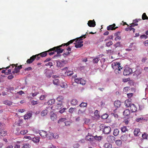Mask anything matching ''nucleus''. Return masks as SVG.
Listing matches in <instances>:
<instances>
[{
	"instance_id": "nucleus-35",
	"label": "nucleus",
	"mask_w": 148,
	"mask_h": 148,
	"mask_svg": "<svg viewBox=\"0 0 148 148\" xmlns=\"http://www.w3.org/2000/svg\"><path fill=\"white\" fill-rule=\"evenodd\" d=\"M53 84L56 85H58L59 84V81L58 79H55L53 80Z\"/></svg>"
},
{
	"instance_id": "nucleus-38",
	"label": "nucleus",
	"mask_w": 148,
	"mask_h": 148,
	"mask_svg": "<svg viewBox=\"0 0 148 148\" xmlns=\"http://www.w3.org/2000/svg\"><path fill=\"white\" fill-rule=\"evenodd\" d=\"M63 107V105L62 103H58L56 106V108L58 109H61Z\"/></svg>"
},
{
	"instance_id": "nucleus-57",
	"label": "nucleus",
	"mask_w": 148,
	"mask_h": 148,
	"mask_svg": "<svg viewBox=\"0 0 148 148\" xmlns=\"http://www.w3.org/2000/svg\"><path fill=\"white\" fill-rule=\"evenodd\" d=\"M39 93V92H34L32 93V96L34 97L35 96H36Z\"/></svg>"
},
{
	"instance_id": "nucleus-15",
	"label": "nucleus",
	"mask_w": 148,
	"mask_h": 148,
	"mask_svg": "<svg viewBox=\"0 0 148 148\" xmlns=\"http://www.w3.org/2000/svg\"><path fill=\"white\" fill-rule=\"evenodd\" d=\"M130 114V110L128 109H126L123 112L124 115L125 116H129Z\"/></svg>"
},
{
	"instance_id": "nucleus-62",
	"label": "nucleus",
	"mask_w": 148,
	"mask_h": 148,
	"mask_svg": "<svg viewBox=\"0 0 148 148\" xmlns=\"http://www.w3.org/2000/svg\"><path fill=\"white\" fill-rule=\"evenodd\" d=\"M22 68V65H20L19 66H16L15 69L17 70H19Z\"/></svg>"
},
{
	"instance_id": "nucleus-41",
	"label": "nucleus",
	"mask_w": 148,
	"mask_h": 148,
	"mask_svg": "<svg viewBox=\"0 0 148 148\" xmlns=\"http://www.w3.org/2000/svg\"><path fill=\"white\" fill-rule=\"evenodd\" d=\"M86 139L89 141H92L94 138V136H90L89 137H88V136H86Z\"/></svg>"
},
{
	"instance_id": "nucleus-30",
	"label": "nucleus",
	"mask_w": 148,
	"mask_h": 148,
	"mask_svg": "<svg viewBox=\"0 0 148 148\" xmlns=\"http://www.w3.org/2000/svg\"><path fill=\"white\" fill-rule=\"evenodd\" d=\"M119 129H115L114 130L113 134L114 136H116L119 134Z\"/></svg>"
},
{
	"instance_id": "nucleus-24",
	"label": "nucleus",
	"mask_w": 148,
	"mask_h": 148,
	"mask_svg": "<svg viewBox=\"0 0 148 148\" xmlns=\"http://www.w3.org/2000/svg\"><path fill=\"white\" fill-rule=\"evenodd\" d=\"M50 117L51 120L53 121L56 120L57 119L56 115L54 113H53L51 115Z\"/></svg>"
},
{
	"instance_id": "nucleus-6",
	"label": "nucleus",
	"mask_w": 148,
	"mask_h": 148,
	"mask_svg": "<svg viewBox=\"0 0 148 148\" xmlns=\"http://www.w3.org/2000/svg\"><path fill=\"white\" fill-rule=\"evenodd\" d=\"M132 72L131 69L129 67H126L124 69L123 73L124 75H127L132 73Z\"/></svg>"
},
{
	"instance_id": "nucleus-37",
	"label": "nucleus",
	"mask_w": 148,
	"mask_h": 148,
	"mask_svg": "<svg viewBox=\"0 0 148 148\" xmlns=\"http://www.w3.org/2000/svg\"><path fill=\"white\" fill-rule=\"evenodd\" d=\"M77 101L76 99H73L71 101V103L73 105H75L77 104Z\"/></svg>"
},
{
	"instance_id": "nucleus-49",
	"label": "nucleus",
	"mask_w": 148,
	"mask_h": 148,
	"mask_svg": "<svg viewBox=\"0 0 148 148\" xmlns=\"http://www.w3.org/2000/svg\"><path fill=\"white\" fill-rule=\"evenodd\" d=\"M55 102V100L53 99H51V100H49L48 101V104L49 105V104L52 105V104L54 103Z\"/></svg>"
},
{
	"instance_id": "nucleus-5",
	"label": "nucleus",
	"mask_w": 148,
	"mask_h": 148,
	"mask_svg": "<svg viewBox=\"0 0 148 148\" xmlns=\"http://www.w3.org/2000/svg\"><path fill=\"white\" fill-rule=\"evenodd\" d=\"M49 51H49V50L47 51H45L40 53L36 54V55L37 56V60H38L40 59V56L42 57H43L46 56L47 54V52H49Z\"/></svg>"
},
{
	"instance_id": "nucleus-34",
	"label": "nucleus",
	"mask_w": 148,
	"mask_h": 148,
	"mask_svg": "<svg viewBox=\"0 0 148 148\" xmlns=\"http://www.w3.org/2000/svg\"><path fill=\"white\" fill-rule=\"evenodd\" d=\"M48 113V110L47 109L44 110H42L41 113V115L42 116H44L46 115Z\"/></svg>"
},
{
	"instance_id": "nucleus-42",
	"label": "nucleus",
	"mask_w": 148,
	"mask_h": 148,
	"mask_svg": "<svg viewBox=\"0 0 148 148\" xmlns=\"http://www.w3.org/2000/svg\"><path fill=\"white\" fill-rule=\"evenodd\" d=\"M102 138V136H97L96 135V136H94V138L95 139L97 140H101Z\"/></svg>"
},
{
	"instance_id": "nucleus-11",
	"label": "nucleus",
	"mask_w": 148,
	"mask_h": 148,
	"mask_svg": "<svg viewBox=\"0 0 148 148\" xmlns=\"http://www.w3.org/2000/svg\"><path fill=\"white\" fill-rule=\"evenodd\" d=\"M88 26L90 27H94L96 25L95 22L94 20H89L88 23Z\"/></svg>"
},
{
	"instance_id": "nucleus-48",
	"label": "nucleus",
	"mask_w": 148,
	"mask_h": 148,
	"mask_svg": "<svg viewBox=\"0 0 148 148\" xmlns=\"http://www.w3.org/2000/svg\"><path fill=\"white\" fill-rule=\"evenodd\" d=\"M116 144L118 146H120L122 144V141L121 140H118L116 141L115 142Z\"/></svg>"
},
{
	"instance_id": "nucleus-36",
	"label": "nucleus",
	"mask_w": 148,
	"mask_h": 148,
	"mask_svg": "<svg viewBox=\"0 0 148 148\" xmlns=\"http://www.w3.org/2000/svg\"><path fill=\"white\" fill-rule=\"evenodd\" d=\"M99 111L97 110H95L94 114V116L97 117V118H99L100 117V115L99 113Z\"/></svg>"
},
{
	"instance_id": "nucleus-27",
	"label": "nucleus",
	"mask_w": 148,
	"mask_h": 148,
	"mask_svg": "<svg viewBox=\"0 0 148 148\" xmlns=\"http://www.w3.org/2000/svg\"><path fill=\"white\" fill-rule=\"evenodd\" d=\"M5 125L4 123H0V130H3L5 129Z\"/></svg>"
},
{
	"instance_id": "nucleus-22",
	"label": "nucleus",
	"mask_w": 148,
	"mask_h": 148,
	"mask_svg": "<svg viewBox=\"0 0 148 148\" xmlns=\"http://www.w3.org/2000/svg\"><path fill=\"white\" fill-rule=\"evenodd\" d=\"M124 104L126 107H130L132 104L130 101L129 100H127L125 101Z\"/></svg>"
},
{
	"instance_id": "nucleus-19",
	"label": "nucleus",
	"mask_w": 148,
	"mask_h": 148,
	"mask_svg": "<svg viewBox=\"0 0 148 148\" xmlns=\"http://www.w3.org/2000/svg\"><path fill=\"white\" fill-rule=\"evenodd\" d=\"M86 110V109L83 110H81V109L79 110L78 112V115L79 116L83 115L84 114H85Z\"/></svg>"
},
{
	"instance_id": "nucleus-55",
	"label": "nucleus",
	"mask_w": 148,
	"mask_h": 148,
	"mask_svg": "<svg viewBox=\"0 0 148 148\" xmlns=\"http://www.w3.org/2000/svg\"><path fill=\"white\" fill-rule=\"evenodd\" d=\"M148 135L145 133L142 135V137L144 139H147L148 137Z\"/></svg>"
},
{
	"instance_id": "nucleus-20",
	"label": "nucleus",
	"mask_w": 148,
	"mask_h": 148,
	"mask_svg": "<svg viewBox=\"0 0 148 148\" xmlns=\"http://www.w3.org/2000/svg\"><path fill=\"white\" fill-rule=\"evenodd\" d=\"M28 132V131L27 130H23L19 132H16L15 134L16 135H19L20 134H25Z\"/></svg>"
},
{
	"instance_id": "nucleus-61",
	"label": "nucleus",
	"mask_w": 148,
	"mask_h": 148,
	"mask_svg": "<svg viewBox=\"0 0 148 148\" xmlns=\"http://www.w3.org/2000/svg\"><path fill=\"white\" fill-rule=\"evenodd\" d=\"M147 60V58L146 57L143 58L141 60V61L143 63L145 62Z\"/></svg>"
},
{
	"instance_id": "nucleus-14",
	"label": "nucleus",
	"mask_w": 148,
	"mask_h": 148,
	"mask_svg": "<svg viewBox=\"0 0 148 148\" xmlns=\"http://www.w3.org/2000/svg\"><path fill=\"white\" fill-rule=\"evenodd\" d=\"M47 134L46 132L43 130L41 131L39 133L40 135L43 138L46 137Z\"/></svg>"
},
{
	"instance_id": "nucleus-40",
	"label": "nucleus",
	"mask_w": 148,
	"mask_h": 148,
	"mask_svg": "<svg viewBox=\"0 0 148 148\" xmlns=\"http://www.w3.org/2000/svg\"><path fill=\"white\" fill-rule=\"evenodd\" d=\"M46 76L48 78H50L51 77V72L49 71H48L45 73Z\"/></svg>"
},
{
	"instance_id": "nucleus-39",
	"label": "nucleus",
	"mask_w": 148,
	"mask_h": 148,
	"mask_svg": "<svg viewBox=\"0 0 148 148\" xmlns=\"http://www.w3.org/2000/svg\"><path fill=\"white\" fill-rule=\"evenodd\" d=\"M87 105L86 103L82 102L79 105V106L81 107H86Z\"/></svg>"
},
{
	"instance_id": "nucleus-4",
	"label": "nucleus",
	"mask_w": 148,
	"mask_h": 148,
	"mask_svg": "<svg viewBox=\"0 0 148 148\" xmlns=\"http://www.w3.org/2000/svg\"><path fill=\"white\" fill-rule=\"evenodd\" d=\"M74 81L77 84L82 85H84L86 82V81L82 78H75Z\"/></svg>"
},
{
	"instance_id": "nucleus-44",
	"label": "nucleus",
	"mask_w": 148,
	"mask_h": 148,
	"mask_svg": "<svg viewBox=\"0 0 148 148\" xmlns=\"http://www.w3.org/2000/svg\"><path fill=\"white\" fill-rule=\"evenodd\" d=\"M121 130L122 132H125L127 130V129L126 126H123L121 127Z\"/></svg>"
},
{
	"instance_id": "nucleus-12",
	"label": "nucleus",
	"mask_w": 148,
	"mask_h": 148,
	"mask_svg": "<svg viewBox=\"0 0 148 148\" xmlns=\"http://www.w3.org/2000/svg\"><path fill=\"white\" fill-rule=\"evenodd\" d=\"M130 110L132 112H135L137 110V108L134 104H132L130 107Z\"/></svg>"
},
{
	"instance_id": "nucleus-3",
	"label": "nucleus",
	"mask_w": 148,
	"mask_h": 148,
	"mask_svg": "<svg viewBox=\"0 0 148 148\" xmlns=\"http://www.w3.org/2000/svg\"><path fill=\"white\" fill-rule=\"evenodd\" d=\"M64 45H62V44L60 45L57 47H54L50 49H49V51H55V52H56L58 53H61L64 51L63 49L60 48V47L62 46H64Z\"/></svg>"
},
{
	"instance_id": "nucleus-53",
	"label": "nucleus",
	"mask_w": 148,
	"mask_h": 148,
	"mask_svg": "<svg viewBox=\"0 0 148 148\" xmlns=\"http://www.w3.org/2000/svg\"><path fill=\"white\" fill-rule=\"evenodd\" d=\"M112 116H113L115 118L117 119L118 118V115L115 113H112L111 114Z\"/></svg>"
},
{
	"instance_id": "nucleus-31",
	"label": "nucleus",
	"mask_w": 148,
	"mask_h": 148,
	"mask_svg": "<svg viewBox=\"0 0 148 148\" xmlns=\"http://www.w3.org/2000/svg\"><path fill=\"white\" fill-rule=\"evenodd\" d=\"M40 138L39 137H34L32 139V141L35 143H38L40 141Z\"/></svg>"
},
{
	"instance_id": "nucleus-17",
	"label": "nucleus",
	"mask_w": 148,
	"mask_h": 148,
	"mask_svg": "<svg viewBox=\"0 0 148 148\" xmlns=\"http://www.w3.org/2000/svg\"><path fill=\"white\" fill-rule=\"evenodd\" d=\"M121 104V103L120 101H115L114 103V106L118 108L120 107Z\"/></svg>"
},
{
	"instance_id": "nucleus-47",
	"label": "nucleus",
	"mask_w": 148,
	"mask_h": 148,
	"mask_svg": "<svg viewBox=\"0 0 148 148\" xmlns=\"http://www.w3.org/2000/svg\"><path fill=\"white\" fill-rule=\"evenodd\" d=\"M99 58H95L93 59V62L94 63H97L99 60Z\"/></svg>"
},
{
	"instance_id": "nucleus-2",
	"label": "nucleus",
	"mask_w": 148,
	"mask_h": 148,
	"mask_svg": "<svg viewBox=\"0 0 148 148\" xmlns=\"http://www.w3.org/2000/svg\"><path fill=\"white\" fill-rule=\"evenodd\" d=\"M86 34L77 38L75 41L76 43L75 44L74 43V44H75V46L76 48H79L83 46V45L82 44L83 41L82 40V38H85L86 37Z\"/></svg>"
},
{
	"instance_id": "nucleus-33",
	"label": "nucleus",
	"mask_w": 148,
	"mask_h": 148,
	"mask_svg": "<svg viewBox=\"0 0 148 148\" xmlns=\"http://www.w3.org/2000/svg\"><path fill=\"white\" fill-rule=\"evenodd\" d=\"M64 97L62 96H60L56 99V100L57 101H58L60 102H62L64 99Z\"/></svg>"
},
{
	"instance_id": "nucleus-9",
	"label": "nucleus",
	"mask_w": 148,
	"mask_h": 148,
	"mask_svg": "<svg viewBox=\"0 0 148 148\" xmlns=\"http://www.w3.org/2000/svg\"><path fill=\"white\" fill-rule=\"evenodd\" d=\"M115 140V137L112 136H109L107 138V141L110 143H113L114 142Z\"/></svg>"
},
{
	"instance_id": "nucleus-21",
	"label": "nucleus",
	"mask_w": 148,
	"mask_h": 148,
	"mask_svg": "<svg viewBox=\"0 0 148 148\" xmlns=\"http://www.w3.org/2000/svg\"><path fill=\"white\" fill-rule=\"evenodd\" d=\"M53 133L49 132L47 134L46 137L49 139H51L53 138Z\"/></svg>"
},
{
	"instance_id": "nucleus-18",
	"label": "nucleus",
	"mask_w": 148,
	"mask_h": 148,
	"mask_svg": "<svg viewBox=\"0 0 148 148\" xmlns=\"http://www.w3.org/2000/svg\"><path fill=\"white\" fill-rule=\"evenodd\" d=\"M32 115V114L31 113L26 114L24 115V119L25 120L28 119L31 117Z\"/></svg>"
},
{
	"instance_id": "nucleus-50",
	"label": "nucleus",
	"mask_w": 148,
	"mask_h": 148,
	"mask_svg": "<svg viewBox=\"0 0 148 148\" xmlns=\"http://www.w3.org/2000/svg\"><path fill=\"white\" fill-rule=\"evenodd\" d=\"M108 116L107 114H105L102 115L101 116V119H106L108 117Z\"/></svg>"
},
{
	"instance_id": "nucleus-56",
	"label": "nucleus",
	"mask_w": 148,
	"mask_h": 148,
	"mask_svg": "<svg viewBox=\"0 0 148 148\" xmlns=\"http://www.w3.org/2000/svg\"><path fill=\"white\" fill-rule=\"evenodd\" d=\"M79 146V145L78 143H76L74 144L73 147L74 148H78Z\"/></svg>"
},
{
	"instance_id": "nucleus-32",
	"label": "nucleus",
	"mask_w": 148,
	"mask_h": 148,
	"mask_svg": "<svg viewBox=\"0 0 148 148\" xmlns=\"http://www.w3.org/2000/svg\"><path fill=\"white\" fill-rule=\"evenodd\" d=\"M121 139L123 141H126L127 139V137L126 135L124 134L121 137Z\"/></svg>"
},
{
	"instance_id": "nucleus-10",
	"label": "nucleus",
	"mask_w": 148,
	"mask_h": 148,
	"mask_svg": "<svg viewBox=\"0 0 148 148\" xmlns=\"http://www.w3.org/2000/svg\"><path fill=\"white\" fill-rule=\"evenodd\" d=\"M116 26V25L114 23H113L112 25H109L107 26V30L109 31L110 30H114L118 28V27Z\"/></svg>"
},
{
	"instance_id": "nucleus-52",
	"label": "nucleus",
	"mask_w": 148,
	"mask_h": 148,
	"mask_svg": "<svg viewBox=\"0 0 148 148\" xmlns=\"http://www.w3.org/2000/svg\"><path fill=\"white\" fill-rule=\"evenodd\" d=\"M30 145L28 144H24L22 147V148H29Z\"/></svg>"
},
{
	"instance_id": "nucleus-58",
	"label": "nucleus",
	"mask_w": 148,
	"mask_h": 148,
	"mask_svg": "<svg viewBox=\"0 0 148 148\" xmlns=\"http://www.w3.org/2000/svg\"><path fill=\"white\" fill-rule=\"evenodd\" d=\"M46 96V95H42L40 97V100H43Z\"/></svg>"
},
{
	"instance_id": "nucleus-54",
	"label": "nucleus",
	"mask_w": 148,
	"mask_h": 148,
	"mask_svg": "<svg viewBox=\"0 0 148 148\" xmlns=\"http://www.w3.org/2000/svg\"><path fill=\"white\" fill-rule=\"evenodd\" d=\"M143 117L142 116H141V117L140 118H136V121L137 122H139L140 121L143 120Z\"/></svg>"
},
{
	"instance_id": "nucleus-8",
	"label": "nucleus",
	"mask_w": 148,
	"mask_h": 148,
	"mask_svg": "<svg viewBox=\"0 0 148 148\" xmlns=\"http://www.w3.org/2000/svg\"><path fill=\"white\" fill-rule=\"evenodd\" d=\"M37 56L36 55H33L30 58L28 59L27 61V64L32 63L35 59L37 60Z\"/></svg>"
},
{
	"instance_id": "nucleus-45",
	"label": "nucleus",
	"mask_w": 148,
	"mask_h": 148,
	"mask_svg": "<svg viewBox=\"0 0 148 148\" xmlns=\"http://www.w3.org/2000/svg\"><path fill=\"white\" fill-rule=\"evenodd\" d=\"M113 44V43L112 41H110L106 43V46L107 47H109Z\"/></svg>"
},
{
	"instance_id": "nucleus-29",
	"label": "nucleus",
	"mask_w": 148,
	"mask_h": 148,
	"mask_svg": "<svg viewBox=\"0 0 148 148\" xmlns=\"http://www.w3.org/2000/svg\"><path fill=\"white\" fill-rule=\"evenodd\" d=\"M75 40V39L71 40L66 43L63 44L62 45H64V46L66 45V46H68L70 44L73 43V42Z\"/></svg>"
},
{
	"instance_id": "nucleus-60",
	"label": "nucleus",
	"mask_w": 148,
	"mask_h": 148,
	"mask_svg": "<svg viewBox=\"0 0 148 148\" xmlns=\"http://www.w3.org/2000/svg\"><path fill=\"white\" fill-rule=\"evenodd\" d=\"M38 103L37 101H34L33 100L31 102V104L32 105H34Z\"/></svg>"
},
{
	"instance_id": "nucleus-51",
	"label": "nucleus",
	"mask_w": 148,
	"mask_h": 148,
	"mask_svg": "<svg viewBox=\"0 0 148 148\" xmlns=\"http://www.w3.org/2000/svg\"><path fill=\"white\" fill-rule=\"evenodd\" d=\"M121 45V42H117L114 45L115 48H117V47H119Z\"/></svg>"
},
{
	"instance_id": "nucleus-25",
	"label": "nucleus",
	"mask_w": 148,
	"mask_h": 148,
	"mask_svg": "<svg viewBox=\"0 0 148 148\" xmlns=\"http://www.w3.org/2000/svg\"><path fill=\"white\" fill-rule=\"evenodd\" d=\"M7 132L6 131L1 130L0 132V134L1 136H5L7 135Z\"/></svg>"
},
{
	"instance_id": "nucleus-23",
	"label": "nucleus",
	"mask_w": 148,
	"mask_h": 148,
	"mask_svg": "<svg viewBox=\"0 0 148 148\" xmlns=\"http://www.w3.org/2000/svg\"><path fill=\"white\" fill-rule=\"evenodd\" d=\"M64 65V63L62 62L59 61H58L57 62L56 66L58 67L61 68Z\"/></svg>"
},
{
	"instance_id": "nucleus-43",
	"label": "nucleus",
	"mask_w": 148,
	"mask_h": 148,
	"mask_svg": "<svg viewBox=\"0 0 148 148\" xmlns=\"http://www.w3.org/2000/svg\"><path fill=\"white\" fill-rule=\"evenodd\" d=\"M142 19L143 20L145 19H147L148 20V17L145 13H143V14L142 15Z\"/></svg>"
},
{
	"instance_id": "nucleus-16",
	"label": "nucleus",
	"mask_w": 148,
	"mask_h": 148,
	"mask_svg": "<svg viewBox=\"0 0 148 148\" xmlns=\"http://www.w3.org/2000/svg\"><path fill=\"white\" fill-rule=\"evenodd\" d=\"M140 129L138 128L135 129L134 131V135L138 136L140 135Z\"/></svg>"
},
{
	"instance_id": "nucleus-26",
	"label": "nucleus",
	"mask_w": 148,
	"mask_h": 148,
	"mask_svg": "<svg viewBox=\"0 0 148 148\" xmlns=\"http://www.w3.org/2000/svg\"><path fill=\"white\" fill-rule=\"evenodd\" d=\"M103 147L104 148H112V144L108 143H105L103 145Z\"/></svg>"
},
{
	"instance_id": "nucleus-1",
	"label": "nucleus",
	"mask_w": 148,
	"mask_h": 148,
	"mask_svg": "<svg viewBox=\"0 0 148 148\" xmlns=\"http://www.w3.org/2000/svg\"><path fill=\"white\" fill-rule=\"evenodd\" d=\"M120 65V63L117 62H114L111 65L112 67L114 70V72L116 74L121 73V70H122L123 67H121Z\"/></svg>"
},
{
	"instance_id": "nucleus-28",
	"label": "nucleus",
	"mask_w": 148,
	"mask_h": 148,
	"mask_svg": "<svg viewBox=\"0 0 148 148\" xmlns=\"http://www.w3.org/2000/svg\"><path fill=\"white\" fill-rule=\"evenodd\" d=\"M3 103L6 105L10 106L12 104V103L10 101L5 100L3 102Z\"/></svg>"
},
{
	"instance_id": "nucleus-7",
	"label": "nucleus",
	"mask_w": 148,
	"mask_h": 148,
	"mask_svg": "<svg viewBox=\"0 0 148 148\" xmlns=\"http://www.w3.org/2000/svg\"><path fill=\"white\" fill-rule=\"evenodd\" d=\"M111 131V129L110 126H106L103 128V132L106 134H108L110 133Z\"/></svg>"
},
{
	"instance_id": "nucleus-63",
	"label": "nucleus",
	"mask_w": 148,
	"mask_h": 148,
	"mask_svg": "<svg viewBox=\"0 0 148 148\" xmlns=\"http://www.w3.org/2000/svg\"><path fill=\"white\" fill-rule=\"evenodd\" d=\"M140 38L141 39H146L147 38V36L145 34L142 35L140 36Z\"/></svg>"
},
{
	"instance_id": "nucleus-13",
	"label": "nucleus",
	"mask_w": 148,
	"mask_h": 148,
	"mask_svg": "<svg viewBox=\"0 0 148 148\" xmlns=\"http://www.w3.org/2000/svg\"><path fill=\"white\" fill-rule=\"evenodd\" d=\"M67 69H68V68L67 67H64L63 70H66V71L65 72V74L67 75L68 76L71 75L73 74V71H67Z\"/></svg>"
},
{
	"instance_id": "nucleus-64",
	"label": "nucleus",
	"mask_w": 148,
	"mask_h": 148,
	"mask_svg": "<svg viewBox=\"0 0 148 148\" xmlns=\"http://www.w3.org/2000/svg\"><path fill=\"white\" fill-rule=\"evenodd\" d=\"M121 39V36H116L114 40L115 41H116L118 40H120Z\"/></svg>"
},
{
	"instance_id": "nucleus-59",
	"label": "nucleus",
	"mask_w": 148,
	"mask_h": 148,
	"mask_svg": "<svg viewBox=\"0 0 148 148\" xmlns=\"http://www.w3.org/2000/svg\"><path fill=\"white\" fill-rule=\"evenodd\" d=\"M132 26L130 25L129 26V27L125 28V30L126 31H131V30H132Z\"/></svg>"
},
{
	"instance_id": "nucleus-46",
	"label": "nucleus",
	"mask_w": 148,
	"mask_h": 148,
	"mask_svg": "<svg viewBox=\"0 0 148 148\" xmlns=\"http://www.w3.org/2000/svg\"><path fill=\"white\" fill-rule=\"evenodd\" d=\"M66 120V118H62L60 119L58 122V123H60L62 122H64Z\"/></svg>"
}]
</instances>
